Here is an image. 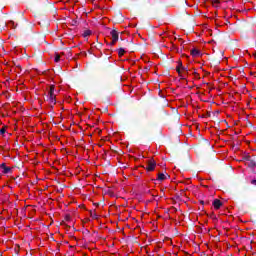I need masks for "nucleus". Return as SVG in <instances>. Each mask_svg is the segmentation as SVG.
<instances>
[{"label":"nucleus","mask_w":256,"mask_h":256,"mask_svg":"<svg viewBox=\"0 0 256 256\" xmlns=\"http://www.w3.org/2000/svg\"><path fill=\"white\" fill-rule=\"evenodd\" d=\"M46 101L48 105H50V107H55V105L57 104V96L55 95V86L53 85L50 86Z\"/></svg>","instance_id":"f257e3e1"},{"label":"nucleus","mask_w":256,"mask_h":256,"mask_svg":"<svg viewBox=\"0 0 256 256\" xmlns=\"http://www.w3.org/2000/svg\"><path fill=\"white\" fill-rule=\"evenodd\" d=\"M110 35L112 40L110 45H115L119 41V32H117V30H112Z\"/></svg>","instance_id":"f03ea898"},{"label":"nucleus","mask_w":256,"mask_h":256,"mask_svg":"<svg viewBox=\"0 0 256 256\" xmlns=\"http://www.w3.org/2000/svg\"><path fill=\"white\" fill-rule=\"evenodd\" d=\"M155 167H157V162H155L153 159H150L147 161L145 169L146 171H155Z\"/></svg>","instance_id":"7ed1b4c3"},{"label":"nucleus","mask_w":256,"mask_h":256,"mask_svg":"<svg viewBox=\"0 0 256 256\" xmlns=\"http://www.w3.org/2000/svg\"><path fill=\"white\" fill-rule=\"evenodd\" d=\"M0 171H2V173L4 175H7V174L11 173V167L7 166L5 163H2L0 165Z\"/></svg>","instance_id":"20e7f679"},{"label":"nucleus","mask_w":256,"mask_h":256,"mask_svg":"<svg viewBox=\"0 0 256 256\" xmlns=\"http://www.w3.org/2000/svg\"><path fill=\"white\" fill-rule=\"evenodd\" d=\"M213 207H214V209L219 210V209H221V207H223V202H221V200H219V199H215L213 201Z\"/></svg>","instance_id":"39448f33"},{"label":"nucleus","mask_w":256,"mask_h":256,"mask_svg":"<svg viewBox=\"0 0 256 256\" xmlns=\"http://www.w3.org/2000/svg\"><path fill=\"white\" fill-rule=\"evenodd\" d=\"M176 71H177V73H178V75H179V77H180L181 79H187V74H188L189 72H183V71H181V68H180V67H176Z\"/></svg>","instance_id":"423d86ee"},{"label":"nucleus","mask_w":256,"mask_h":256,"mask_svg":"<svg viewBox=\"0 0 256 256\" xmlns=\"http://www.w3.org/2000/svg\"><path fill=\"white\" fill-rule=\"evenodd\" d=\"M190 55H192V57H199V55H201V51H199L197 48H193L190 51Z\"/></svg>","instance_id":"0eeeda50"},{"label":"nucleus","mask_w":256,"mask_h":256,"mask_svg":"<svg viewBox=\"0 0 256 256\" xmlns=\"http://www.w3.org/2000/svg\"><path fill=\"white\" fill-rule=\"evenodd\" d=\"M177 67L180 68V71H182V73H187V72H189V71L187 70V68H185V66H183V62H181V61L178 62V66H177Z\"/></svg>","instance_id":"6e6552de"},{"label":"nucleus","mask_w":256,"mask_h":256,"mask_svg":"<svg viewBox=\"0 0 256 256\" xmlns=\"http://www.w3.org/2000/svg\"><path fill=\"white\" fill-rule=\"evenodd\" d=\"M7 26L10 29H16L17 28V24L13 20L8 21Z\"/></svg>","instance_id":"1a4fd4ad"},{"label":"nucleus","mask_w":256,"mask_h":256,"mask_svg":"<svg viewBox=\"0 0 256 256\" xmlns=\"http://www.w3.org/2000/svg\"><path fill=\"white\" fill-rule=\"evenodd\" d=\"M167 179V176L163 173L158 174V181H165Z\"/></svg>","instance_id":"9d476101"},{"label":"nucleus","mask_w":256,"mask_h":256,"mask_svg":"<svg viewBox=\"0 0 256 256\" xmlns=\"http://www.w3.org/2000/svg\"><path fill=\"white\" fill-rule=\"evenodd\" d=\"M91 33V30H85L82 35L83 37H90Z\"/></svg>","instance_id":"9b49d317"},{"label":"nucleus","mask_w":256,"mask_h":256,"mask_svg":"<svg viewBox=\"0 0 256 256\" xmlns=\"http://www.w3.org/2000/svg\"><path fill=\"white\" fill-rule=\"evenodd\" d=\"M118 55H119V57H123V55H125V49L120 48V49L118 50Z\"/></svg>","instance_id":"f8f14e48"},{"label":"nucleus","mask_w":256,"mask_h":256,"mask_svg":"<svg viewBox=\"0 0 256 256\" xmlns=\"http://www.w3.org/2000/svg\"><path fill=\"white\" fill-rule=\"evenodd\" d=\"M54 61H55V63H59L61 61V55L56 54Z\"/></svg>","instance_id":"ddd939ff"},{"label":"nucleus","mask_w":256,"mask_h":256,"mask_svg":"<svg viewBox=\"0 0 256 256\" xmlns=\"http://www.w3.org/2000/svg\"><path fill=\"white\" fill-rule=\"evenodd\" d=\"M194 77H195V79H201V76L197 72H194Z\"/></svg>","instance_id":"4468645a"},{"label":"nucleus","mask_w":256,"mask_h":256,"mask_svg":"<svg viewBox=\"0 0 256 256\" xmlns=\"http://www.w3.org/2000/svg\"><path fill=\"white\" fill-rule=\"evenodd\" d=\"M220 1L219 0H213V5H219Z\"/></svg>","instance_id":"2eb2a0df"},{"label":"nucleus","mask_w":256,"mask_h":256,"mask_svg":"<svg viewBox=\"0 0 256 256\" xmlns=\"http://www.w3.org/2000/svg\"><path fill=\"white\" fill-rule=\"evenodd\" d=\"M0 133H1V135H5V128H2V129L0 130Z\"/></svg>","instance_id":"dca6fc26"},{"label":"nucleus","mask_w":256,"mask_h":256,"mask_svg":"<svg viewBox=\"0 0 256 256\" xmlns=\"http://www.w3.org/2000/svg\"><path fill=\"white\" fill-rule=\"evenodd\" d=\"M250 183H251V185H256V180H255V179H252V180L250 181Z\"/></svg>","instance_id":"f3484780"},{"label":"nucleus","mask_w":256,"mask_h":256,"mask_svg":"<svg viewBox=\"0 0 256 256\" xmlns=\"http://www.w3.org/2000/svg\"><path fill=\"white\" fill-rule=\"evenodd\" d=\"M91 217H94L95 219H97V214H93V213H91Z\"/></svg>","instance_id":"a211bd4d"}]
</instances>
